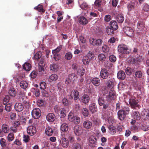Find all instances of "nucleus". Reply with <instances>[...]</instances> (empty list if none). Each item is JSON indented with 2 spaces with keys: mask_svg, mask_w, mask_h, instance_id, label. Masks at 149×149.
Segmentation results:
<instances>
[{
  "mask_svg": "<svg viewBox=\"0 0 149 149\" xmlns=\"http://www.w3.org/2000/svg\"><path fill=\"white\" fill-rule=\"evenodd\" d=\"M79 22L82 24H86L88 23L86 18L83 16H81L79 18Z\"/></svg>",
  "mask_w": 149,
  "mask_h": 149,
  "instance_id": "412c9836",
  "label": "nucleus"
},
{
  "mask_svg": "<svg viewBox=\"0 0 149 149\" xmlns=\"http://www.w3.org/2000/svg\"><path fill=\"white\" fill-rule=\"evenodd\" d=\"M102 49L103 52H107L109 51V48L107 45H104L102 47Z\"/></svg>",
  "mask_w": 149,
  "mask_h": 149,
  "instance_id": "680f3d73",
  "label": "nucleus"
},
{
  "mask_svg": "<svg viewBox=\"0 0 149 149\" xmlns=\"http://www.w3.org/2000/svg\"><path fill=\"white\" fill-rule=\"evenodd\" d=\"M77 73L78 74L80 75L81 76H83L85 73L84 69L83 68L79 69L78 70Z\"/></svg>",
  "mask_w": 149,
  "mask_h": 149,
  "instance_id": "a19ab883",
  "label": "nucleus"
},
{
  "mask_svg": "<svg viewBox=\"0 0 149 149\" xmlns=\"http://www.w3.org/2000/svg\"><path fill=\"white\" fill-rule=\"evenodd\" d=\"M89 109L92 113L97 111L96 106L94 103L92 104L89 106Z\"/></svg>",
  "mask_w": 149,
  "mask_h": 149,
  "instance_id": "cd10ccee",
  "label": "nucleus"
},
{
  "mask_svg": "<svg viewBox=\"0 0 149 149\" xmlns=\"http://www.w3.org/2000/svg\"><path fill=\"white\" fill-rule=\"evenodd\" d=\"M141 115L143 116V118L145 120L149 119V111L148 110L143 111Z\"/></svg>",
  "mask_w": 149,
  "mask_h": 149,
  "instance_id": "5701e85b",
  "label": "nucleus"
},
{
  "mask_svg": "<svg viewBox=\"0 0 149 149\" xmlns=\"http://www.w3.org/2000/svg\"><path fill=\"white\" fill-rule=\"evenodd\" d=\"M67 139L69 141V142L72 143L74 142L75 139L74 137L70 135L68 137Z\"/></svg>",
  "mask_w": 149,
  "mask_h": 149,
  "instance_id": "e2e57ef3",
  "label": "nucleus"
},
{
  "mask_svg": "<svg viewBox=\"0 0 149 149\" xmlns=\"http://www.w3.org/2000/svg\"><path fill=\"white\" fill-rule=\"evenodd\" d=\"M132 116L134 119L139 120L140 119V115L138 112H134L133 113Z\"/></svg>",
  "mask_w": 149,
  "mask_h": 149,
  "instance_id": "c9c22d12",
  "label": "nucleus"
},
{
  "mask_svg": "<svg viewBox=\"0 0 149 149\" xmlns=\"http://www.w3.org/2000/svg\"><path fill=\"white\" fill-rule=\"evenodd\" d=\"M82 148L81 145L78 143H73L72 146V149H81Z\"/></svg>",
  "mask_w": 149,
  "mask_h": 149,
  "instance_id": "c85d7f7f",
  "label": "nucleus"
},
{
  "mask_svg": "<svg viewBox=\"0 0 149 149\" xmlns=\"http://www.w3.org/2000/svg\"><path fill=\"white\" fill-rule=\"evenodd\" d=\"M110 27L116 30L118 29V26L116 22L115 21H111L110 23Z\"/></svg>",
  "mask_w": 149,
  "mask_h": 149,
  "instance_id": "c756f323",
  "label": "nucleus"
},
{
  "mask_svg": "<svg viewBox=\"0 0 149 149\" xmlns=\"http://www.w3.org/2000/svg\"><path fill=\"white\" fill-rule=\"evenodd\" d=\"M80 6L81 9L85 10H87L88 8V5L85 2H83L80 5Z\"/></svg>",
  "mask_w": 149,
  "mask_h": 149,
  "instance_id": "79ce46f5",
  "label": "nucleus"
},
{
  "mask_svg": "<svg viewBox=\"0 0 149 149\" xmlns=\"http://www.w3.org/2000/svg\"><path fill=\"white\" fill-rule=\"evenodd\" d=\"M62 47V46L60 45L52 51V52L54 55V59L56 61L58 60L61 58V56L58 53L60 51Z\"/></svg>",
  "mask_w": 149,
  "mask_h": 149,
  "instance_id": "20e7f679",
  "label": "nucleus"
},
{
  "mask_svg": "<svg viewBox=\"0 0 149 149\" xmlns=\"http://www.w3.org/2000/svg\"><path fill=\"white\" fill-rule=\"evenodd\" d=\"M109 60L112 62H115L116 60V57L113 55H111L109 57Z\"/></svg>",
  "mask_w": 149,
  "mask_h": 149,
  "instance_id": "0e129e2a",
  "label": "nucleus"
},
{
  "mask_svg": "<svg viewBox=\"0 0 149 149\" xmlns=\"http://www.w3.org/2000/svg\"><path fill=\"white\" fill-rule=\"evenodd\" d=\"M109 75V72L107 70L103 69L101 70L100 73V75L103 79H106Z\"/></svg>",
  "mask_w": 149,
  "mask_h": 149,
  "instance_id": "ddd939ff",
  "label": "nucleus"
},
{
  "mask_svg": "<svg viewBox=\"0 0 149 149\" xmlns=\"http://www.w3.org/2000/svg\"><path fill=\"white\" fill-rule=\"evenodd\" d=\"M8 93L10 96L13 97L15 96L17 93L16 91L13 88H10Z\"/></svg>",
  "mask_w": 149,
  "mask_h": 149,
  "instance_id": "393cba45",
  "label": "nucleus"
},
{
  "mask_svg": "<svg viewBox=\"0 0 149 149\" xmlns=\"http://www.w3.org/2000/svg\"><path fill=\"white\" fill-rule=\"evenodd\" d=\"M137 27L139 31H142L144 29V26L141 22H139L137 24Z\"/></svg>",
  "mask_w": 149,
  "mask_h": 149,
  "instance_id": "e433bc0d",
  "label": "nucleus"
},
{
  "mask_svg": "<svg viewBox=\"0 0 149 149\" xmlns=\"http://www.w3.org/2000/svg\"><path fill=\"white\" fill-rule=\"evenodd\" d=\"M8 126L6 124H3L2 126V129L4 133H7L8 132Z\"/></svg>",
  "mask_w": 149,
  "mask_h": 149,
  "instance_id": "49530a36",
  "label": "nucleus"
},
{
  "mask_svg": "<svg viewBox=\"0 0 149 149\" xmlns=\"http://www.w3.org/2000/svg\"><path fill=\"white\" fill-rule=\"evenodd\" d=\"M42 55L41 53L40 52H38L34 56V58L36 60H38L41 57Z\"/></svg>",
  "mask_w": 149,
  "mask_h": 149,
  "instance_id": "603ef678",
  "label": "nucleus"
},
{
  "mask_svg": "<svg viewBox=\"0 0 149 149\" xmlns=\"http://www.w3.org/2000/svg\"><path fill=\"white\" fill-rule=\"evenodd\" d=\"M135 75L136 77L138 78H140L142 77V73L141 71H138L136 72Z\"/></svg>",
  "mask_w": 149,
  "mask_h": 149,
  "instance_id": "338daca9",
  "label": "nucleus"
},
{
  "mask_svg": "<svg viewBox=\"0 0 149 149\" xmlns=\"http://www.w3.org/2000/svg\"><path fill=\"white\" fill-rule=\"evenodd\" d=\"M134 3H129L127 6V8L129 10H131L134 8Z\"/></svg>",
  "mask_w": 149,
  "mask_h": 149,
  "instance_id": "864d4df0",
  "label": "nucleus"
},
{
  "mask_svg": "<svg viewBox=\"0 0 149 149\" xmlns=\"http://www.w3.org/2000/svg\"><path fill=\"white\" fill-rule=\"evenodd\" d=\"M68 119L69 121L75 124L79 123L80 121V118L77 116H74L72 112H70L69 113Z\"/></svg>",
  "mask_w": 149,
  "mask_h": 149,
  "instance_id": "f257e3e1",
  "label": "nucleus"
},
{
  "mask_svg": "<svg viewBox=\"0 0 149 149\" xmlns=\"http://www.w3.org/2000/svg\"><path fill=\"white\" fill-rule=\"evenodd\" d=\"M47 120L49 122H52L55 119V116L53 113H49L46 116Z\"/></svg>",
  "mask_w": 149,
  "mask_h": 149,
  "instance_id": "4468645a",
  "label": "nucleus"
},
{
  "mask_svg": "<svg viewBox=\"0 0 149 149\" xmlns=\"http://www.w3.org/2000/svg\"><path fill=\"white\" fill-rule=\"evenodd\" d=\"M31 114L32 117L34 119H38L41 115V111L39 108H35L32 111Z\"/></svg>",
  "mask_w": 149,
  "mask_h": 149,
  "instance_id": "7ed1b4c3",
  "label": "nucleus"
},
{
  "mask_svg": "<svg viewBox=\"0 0 149 149\" xmlns=\"http://www.w3.org/2000/svg\"><path fill=\"white\" fill-rule=\"evenodd\" d=\"M10 100V97L8 95H6L3 99V103L4 104H6Z\"/></svg>",
  "mask_w": 149,
  "mask_h": 149,
  "instance_id": "69168bd1",
  "label": "nucleus"
},
{
  "mask_svg": "<svg viewBox=\"0 0 149 149\" xmlns=\"http://www.w3.org/2000/svg\"><path fill=\"white\" fill-rule=\"evenodd\" d=\"M89 41L90 44L93 46H100L102 43V40L100 39L91 38L90 39Z\"/></svg>",
  "mask_w": 149,
  "mask_h": 149,
  "instance_id": "0eeeda50",
  "label": "nucleus"
},
{
  "mask_svg": "<svg viewBox=\"0 0 149 149\" xmlns=\"http://www.w3.org/2000/svg\"><path fill=\"white\" fill-rule=\"evenodd\" d=\"M58 69V66L56 64H52L50 66V70L54 72L57 71Z\"/></svg>",
  "mask_w": 149,
  "mask_h": 149,
  "instance_id": "72a5a7b5",
  "label": "nucleus"
},
{
  "mask_svg": "<svg viewBox=\"0 0 149 149\" xmlns=\"http://www.w3.org/2000/svg\"><path fill=\"white\" fill-rule=\"evenodd\" d=\"M123 31L127 36L130 37L133 36L134 31L131 27L128 26L125 27L124 28Z\"/></svg>",
  "mask_w": 149,
  "mask_h": 149,
  "instance_id": "39448f33",
  "label": "nucleus"
},
{
  "mask_svg": "<svg viewBox=\"0 0 149 149\" xmlns=\"http://www.w3.org/2000/svg\"><path fill=\"white\" fill-rule=\"evenodd\" d=\"M98 103L100 105L102 106L104 104L105 101L104 99L102 97H99L98 100Z\"/></svg>",
  "mask_w": 149,
  "mask_h": 149,
  "instance_id": "c03bdc74",
  "label": "nucleus"
},
{
  "mask_svg": "<svg viewBox=\"0 0 149 149\" xmlns=\"http://www.w3.org/2000/svg\"><path fill=\"white\" fill-rule=\"evenodd\" d=\"M89 141L91 144H95L96 142V139L93 137H91L89 138Z\"/></svg>",
  "mask_w": 149,
  "mask_h": 149,
  "instance_id": "8fccbe9b",
  "label": "nucleus"
},
{
  "mask_svg": "<svg viewBox=\"0 0 149 149\" xmlns=\"http://www.w3.org/2000/svg\"><path fill=\"white\" fill-rule=\"evenodd\" d=\"M77 78L76 75L74 74H70L68 76V79L65 81L66 84H68L71 82L74 81Z\"/></svg>",
  "mask_w": 149,
  "mask_h": 149,
  "instance_id": "1a4fd4ad",
  "label": "nucleus"
},
{
  "mask_svg": "<svg viewBox=\"0 0 149 149\" xmlns=\"http://www.w3.org/2000/svg\"><path fill=\"white\" fill-rule=\"evenodd\" d=\"M90 98L89 96L87 95H84L81 97V101L83 103L86 104L88 102Z\"/></svg>",
  "mask_w": 149,
  "mask_h": 149,
  "instance_id": "4be33fe9",
  "label": "nucleus"
},
{
  "mask_svg": "<svg viewBox=\"0 0 149 149\" xmlns=\"http://www.w3.org/2000/svg\"><path fill=\"white\" fill-rule=\"evenodd\" d=\"M81 128L78 125L75 126L74 128L75 134L77 135H79L81 133Z\"/></svg>",
  "mask_w": 149,
  "mask_h": 149,
  "instance_id": "a878e982",
  "label": "nucleus"
},
{
  "mask_svg": "<svg viewBox=\"0 0 149 149\" xmlns=\"http://www.w3.org/2000/svg\"><path fill=\"white\" fill-rule=\"evenodd\" d=\"M82 113L84 116H87L88 115V111L86 108H83L82 110Z\"/></svg>",
  "mask_w": 149,
  "mask_h": 149,
  "instance_id": "13d9d810",
  "label": "nucleus"
},
{
  "mask_svg": "<svg viewBox=\"0 0 149 149\" xmlns=\"http://www.w3.org/2000/svg\"><path fill=\"white\" fill-rule=\"evenodd\" d=\"M92 125L91 122L89 120H86L83 122V127L85 129H89L91 127Z\"/></svg>",
  "mask_w": 149,
  "mask_h": 149,
  "instance_id": "2eb2a0df",
  "label": "nucleus"
},
{
  "mask_svg": "<svg viewBox=\"0 0 149 149\" xmlns=\"http://www.w3.org/2000/svg\"><path fill=\"white\" fill-rule=\"evenodd\" d=\"M20 85L22 88L25 89L27 87L28 84L26 81H22L20 82Z\"/></svg>",
  "mask_w": 149,
  "mask_h": 149,
  "instance_id": "f704fd0d",
  "label": "nucleus"
},
{
  "mask_svg": "<svg viewBox=\"0 0 149 149\" xmlns=\"http://www.w3.org/2000/svg\"><path fill=\"white\" fill-rule=\"evenodd\" d=\"M46 87V83L44 81H41L40 83V88L42 90H45Z\"/></svg>",
  "mask_w": 149,
  "mask_h": 149,
  "instance_id": "09e8293b",
  "label": "nucleus"
},
{
  "mask_svg": "<svg viewBox=\"0 0 149 149\" xmlns=\"http://www.w3.org/2000/svg\"><path fill=\"white\" fill-rule=\"evenodd\" d=\"M114 30L109 26L107 27L106 28L107 32L109 35H111L113 33Z\"/></svg>",
  "mask_w": 149,
  "mask_h": 149,
  "instance_id": "4c0bfd02",
  "label": "nucleus"
},
{
  "mask_svg": "<svg viewBox=\"0 0 149 149\" xmlns=\"http://www.w3.org/2000/svg\"><path fill=\"white\" fill-rule=\"evenodd\" d=\"M45 133L48 136H51L52 134L53 131L51 126H48L46 127Z\"/></svg>",
  "mask_w": 149,
  "mask_h": 149,
  "instance_id": "f3484780",
  "label": "nucleus"
},
{
  "mask_svg": "<svg viewBox=\"0 0 149 149\" xmlns=\"http://www.w3.org/2000/svg\"><path fill=\"white\" fill-rule=\"evenodd\" d=\"M125 72L128 75H130L131 74L134 72L135 70H134V69L132 70V69L129 67H127L125 69Z\"/></svg>",
  "mask_w": 149,
  "mask_h": 149,
  "instance_id": "ea45409f",
  "label": "nucleus"
},
{
  "mask_svg": "<svg viewBox=\"0 0 149 149\" xmlns=\"http://www.w3.org/2000/svg\"><path fill=\"white\" fill-rule=\"evenodd\" d=\"M89 59H87L86 56L84 57L82 59L83 63L85 65L88 64L89 63Z\"/></svg>",
  "mask_w": 149,
  "mask_h": 149,
  "instance_id": "3c124183",
  "label": "nucleus"
},
{
  "mask_svg": "<svg viewBox=\"0 0 149 149\" xmlns=\"http://www.w3.org/2000/svg\"><path fill=\"white\" fill-rule=\"evenodd\" d=\"M106 98L107 100L108 101L114 99L116 98L115 91L113 90L110 91L109 94L106 95Z\"/></svg>",
  "mask_w": 149,
  "mask_h": 149,
  "instance_id": "9b49d317",
  "label": "nucleus"
},
{
  "mask_svg": "<svg viewBox=\"0 0 149 149\" xmlns=\"http://www.w3.org/2000/svg\"><path fill=\"white\" fill-rule=\"evenodd\" d=\"M31 65L28 63H25L23 65V69L27 71H29L31 68Z\"/></svg>",
  "mask_w": 149,
  "mask_h": 149,
  "instance_id": "7c9ffc66",
  "label": "nucleus"
},
{
  "mask_svg": "<svg viewBox=\"0 0 149 149\" xmlns=\"http://www.w3.org/2000/svg\"><path fill=\"white\" fill-rule=\"evenodd\" d=\"M68 126L67 124L63 123L61 125V130L63 132H66L68 130Z\"/></svg>",
  "mask_w": 149,
  "mask_h": 149,
  "instance_id": "bb28decb",
  "label": "nucleus"
},
{
  "mask_svg": "<svg viewBox=\"0 0 149 149\" xmlns=\"http://www.w3.org/2000/svg\"><path fill=\"white\" fill-rule=\"evenodd\" d=\"M116 19L117 21L119 23H122L124 20V17L121 14L117 15Z\"/></svg>",
  "mask_w": 149,
  "mask_h": 149,
  "instance_id": "473e14b6",
  "label": "nucleus"
},
{
  "mask_svg": "<svg viewBox=\"0 0 149 149\" xmlns=\"http://www.w3.org/2000/svg\"><path fill=\"white\" fill-rule=\"evenodd\" d=\"M45 64L43 61H40L38 63V71L39 72L42 73L44 71Z\"/></svg>",
  "mask_w": 149,
  "mask_h": 149,
  "instance_id": "6ab92c4d",
  "label": "nucleus"
},
{
  "mask_svg": "<svg viewBox=\"0 0 149 149\" xmlns=\"http://www.w3.org/2000/svg\"><path fill=\"white\" fill-rule=\"evenodd\" d=\"M115 84V83L113 82L112 79L108 80L107 83V85L109 87H111Z\"/></svg>",
  "mask_w": 149,
  "mask_h": 149,
  "instance_id": "58836bf2",
  "label": "nucleus"
},
{
  "mask_svg": "<svg viewBox=\"0 0 149 149\" xmlns=\"http://www.w3.org/2000/svg\"><path fill=\"white\" fill-rule=\"evenodd\" d=\"M59 141L60 144L63 148H67L68 147L69 145V141L67 138L62 136L61 137Z\"/></svg>",
  "mask_w": 149,
  "mask_h": 149,
  "instance_id": "423d86ee",
  "label": "nucleus"
},
{
  "mask_svg": "<svg viewBox=\"0 0 149 149\" xmlns=\"http://www.w3.org/2000/svg\"><path fill=\"white\" fill-rule=\"evenodd\" d=\"M14 134L11 133L9 134L7 137L8 140L9 141H12L14 139Z\"/></svg>",
  "mask_w": 149,
  "mask_h": 149,
  "instance_id": "6e6d98bb",
  "label": "nucleus"
},
{
  "mask_svg": "<svg viewBox=\"0 0 149 149\" xmlns=\"http://www.w3.org/2000/svg\"><path fill=\"white\" fill-rule=\"evenodd\" d=\"M118 51L119 52L123 54H127L130 52V50L128 49L127 46L125 45L122 44L118 47Z\"/></svg>",
  "mask_w": 149,
  "mask_h": 149,
  "instance_id": "f03ea898",
  "label": "nucleus"
},
{
  "mask_svg": "<svg viewBox=\"0 0 149 149\" xmlns=\"http://www.w3.org/2000/svg\"><path fill=\"white\" fill-rule=\"evenodd\" d=\"M27 133L31 136H33L36 132V130L35 127L29 126L27 130Z\"/></svg>",
  "mask_w": 149,
  "mask_h": 149,
  "instance_id": "9d476101",
  "label": "nucleus"
},
{
  "mask_svg": "<svg viewBox=\"0 0 149 149\" xmlns=\"http://www.w3.org/2000/svg\"><path fill=\"white\" fill-rule=\"evenodd\" d=\"M109 132L112 135H114L116 133V129L113 125H110L109 127Z\"/></svg>",
  "mask_w": 149,
  "mask_h": 149,
  "instance_id": "b1692460",
  "label": "nucleus"
},
{
  "mask_svg": "<svg viewBox=\"0 0 149 149\" xmlns=\"http://www.w3.org/2000/svg\"><path fill=\"white\" fill-rule=\"evenodd\" d=\"M72 54L70 52L67 53L65 56V58L67 60H70L72 58Z\"/></svg>",
  "mask_w": 149,
  "mask_h": 149,
  "instance_id": "de8ad7c7",
  "label": "nucleus"
},
{
  "mask_svg": "<svg viewBox=\"0 0 149 149\" xmlns=\"http://www.w3.org/2000/svg\"><path fill=\"white\" fill-rule=\"evenodd\" d=\"M58 76L56 74H52L49 77V79L50 80L53 81H56L58 79Z\"/></svg>",
  "mask_w": 149,
  "mask_h": 149,
  "instance_id": "37998d69",
  "label": "nucleus"
},
{
  "mask_svg": "<svg viewBox=\"0 0 149 149\" xmlns=\"http://www.w3.org/2000/svg\"><path fill=\"white\" fill-rule=\"evenodd\" d=\"M72 96H73L74 100H77L79 97V93L77 90H75L72 91Z\"/></svg>",
  "mask_w": 149,
  "mask_h": 149,
  "instance_id": "2f4dec72",
  "label": "nucleus"
},
{
  "mask_svg": "<svg viewBox=\"0 0 149 149\" xmlns=\"http://www.w3.org/2000/svg\"><path fill=\"white\" fill-rule=\"evenodd\" d=\"M128 102L132 108H134L138 106L137 102L135 100V97L134 96L130 97L128 100Z\"/></svg>",
  "mask_w": 149,
  "mask_h": 149,
  "instance_id": "6e6552de",
  "label": "nucleus"
},
{
  "mask_svg": "<svg viewBox=\"0 0 149 149\" xmlns=\"http://www.w3.org/2000/svg\"><path fill=\"white\" fill-rule=\"evenodd\" d=\"M5 109L7 111H10L11 110V105L8 104L5 106Z\"/></svg>",
  "mask_w": 149,
  "mask_h": 149,
  "instance_id": "052dcab7",
  "label": "nucleus"
},
{
  "mask_svg": "<svg viewBox=\"0 0 149 149\" xmlns=\"http://www.w3.org/2000/svg\"><path fill=\"white\" fill-rule=\"evenodd\" d=\"M141 127V129L143 131H146L149 130V127L146 125H143Z\"/></svg>",
  "mask_w": 149,
  "mask_h": 149,
  "instance_id": "774afa93",
  "label": "nucleus"
},
{
  "mask_svg": "<svg viewBox=\"0 0 149 149\" xmlns=\"http://www.w3.org/2000/svg\"><path fill=\"white\" fill-rule=\"evenodd\" d=\"M24 108L23 106L20 103H17L15 105V109L17 111H21Z\"/></svg>",
  "mask_w": 149,
  "mask_h": 149,
  "instance_id": "dca6fc26",
  "label": "nucleus"
},
{
  "mask_svg": "<svg viewBox=\"0 0 149 149\" xmlns=\"http://www.w3.org/2000/svg\"><path fill=\"white\" fill-rule=\"evenodd\" d=\"M98 58L100 61H103L105 60L106 57L103 54H100L98 55Z\"/></svg>",
  "mask_w": 149,
  "mask_h": 149,
  "instance_id": "a18cd8bd",
  "label": "nucleus"
},
{
  "mask_svg": "<svg viewBox=\"0 0 149 149\" xmlns=\"http://www.w3.org/2000/svg\"><path fill=\"white\" fill-rule=\"evenodd\" d=\"M89 59H92L94 57V54L91 52H89L87 53L86 56Z\"/></svg>",
  "mask_w": 149,
  "mask_h": 149,
  "instance_id": "5fc2aeb1",
  "label": "nucleus"
},
{
  "mask_svg": "<svg viewBox=\"0 0 149 149\" xmlns=\"http://www.w3.org/2000/svg\"><path fill=\"white\" fill-rule=\"evenodd\" d=\"M143 10L145 11H149V5L147 3H144L143 5Z\"/></svg>",
  "mask_w": 149,
  "mask_h": 149,
  "instance_id": "4d7b16f0",
  "label": "nucleus"
},
{
  "mask_svg": "<svg viewBox=\"0 0 149 149\" xmlns=\"http://www.w3.org/2000/svg\"><path fill=\"white\" fill-rule=\"evenodd\" d=\"M0 143L2 147L6 146V142L5 139L1 138L0 140Z\"/></svg>",
  "mask_w": 149,
  "mask_h": 149,
  "instance_id": "bf43d9fd",
  "label": "nucleus"
},
{
  "mask_svg": "<svg viewBox=\"0 0 149 149\" xmlns=\"http://www.w3.org/2000/svg\"><path fill=\"white\" fill-rule=\"evenodd\" d=\"M117 114L118 118L120 120H123L127 115L124 112L123 110H120L118 111Z\"/></svg>",
  "mask_w": 149,
  "mask_h": 149,
  "instance_id": "f8f14e48",
  "label": "nucleus"
},
{
  "mask_svg": "<svg viewBox=\"0 0 149 149\" xmlns=\"http://www.w3.org/2000/svg\"><path fill=\"white\" fill-rule=\"evenodd\" d=\"M91 81L92 83L95 86H98L100 84V80L98 78H93Z\"/></svg>",
  "mask_w": 149,
  "mask_h": 149,
  "instance_id": "aec40b11",
  "label": "nucleus"
},
{
  "mask_svg": "<svg viewBox=\"0 0 149 149\" xmlns=\"http://www.w3.org/2000/svg\"><path fill=\"white\" fill-rule=\"evenodd\" d=\"M117 77L118 79L123 80L125 77V72L123 71H119L117 74Z\"/></svg>",
  "mask_w": 149,
  "mask_h": 149,
  "instance_id": "a211bd4d",
  "label": "nucleus"
}]
</instances>
